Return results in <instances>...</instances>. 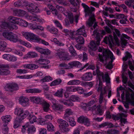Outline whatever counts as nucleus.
Masks as SVG:
<instances>
[{
    "label": "nucleus",
    "instance_id": "obj_1",
    "mask_svg": "<svg viewBox=\"0 0 134 134\" xmlns=\"http://www.w3.org/2000/svg\"><path fill=\"white\" fill-rule=\"evenodd\" d=\"M98 56V61H100L104 63L105 60V63H107V61L109 59V57L111 60L109 62L108 64L107 65V68L111 69L113 68L112 63L113 60L115 59V58L114 57L113 54L111 51L107 49H104L103 51V55L102 56L99 54Z\"/></svg>",
    "mask_w": 134,
    "mask_h": 134
},
{
    "label": "nucleus",
    "instance_id": "obj_2",
    "mask_svg": "<svg viewBox=\"0 0 134 134\" xmlns=\"http://www.w3.org/2000/svg\"><path fill=\"white\" fill-rule=\"evenodd\" d=\"M35 49L41 54L40 58L37 61V62L41 64L46 65L50 63L49 60L45 59L47 58V55L50 54L51 51L48 49H43L39 47H36Z\"/></svg>",
    "mask_w": 134,
    "mask_h": 134
},
{
    "label": "nucleus",
    "instance_id": "obj_3",
    "mask_svg": "<svg viewBox=\"0 0 134 134\" xmlns=\"http://www.w3.org/2000/svg\"><path fill=\"white\" fill-rule=\"evenodd\" d=\"M97 69L96 70L93 71V75H96L99 80V87L98 89L99 90H101L102 89V83L101 81V77L102 79L104 80L105 79V81L107 83L110 82V78L108 73L105 74L104 76V74L101 72L99 70V67L97 65L96 66Z\"/></svg>",
    "mask_w": 134,
    "mask_h": 134
},
{
    "label": "nucleus",
    "instance_id": "obj_4",
    "mask_svg": "<svg viewBox=\"0 0 134 134\" xmlns=\"http://www.w3.org/2000/svg\"><path fill=\"white\" fill-rule=\"evenodd\" d=\"M23 35L24 37L29 41L42 43L46 46L48 45V43L47 42L42 40L38 36L33 33L29 32H24Z\"/></svg>",
    "mask_w": 134,
    "mask_h": 134
},
{
    "label": "nucleus",
    "instance_id": "obj_5",
    "mask_svg": "<svg viewBox=\"0 0 134 134\" xmlns=\"http://www.w3.org/2000/svg\"><path fill=\"white\" fill-rule=\"evenodd\" d=\"M101 33H97L96 36V43L93 41H92L90 42V44L88 45V47L92 50L95 51L97 49L96 44L98 45H99L101 38L103 37V35L106 34V32L104 30H102L101 31Z\"/></svg>",
    "mask_w": 134,
    "mask_h": 134
},
{
    "label": "nucleus",
    "instance_id": "obj_6",
    "mask_svg": "<svg viewBox=\"0 0 134 134\" xmlns=\"http://www.w3.org/2000/svg\"><path fill=\"white\" fill-rule=\"evenodd\" d=\"M4 37L13 42L19 41V37L18 35L11 32H4L3 33Z\"/></svg>",
    "mask_w": 134,
    "mask_h": 134
},
{
    "label": "nucleus",
    "instance_id": "obj_7",
    "mask_svg": "<svg viewBox=\"0 0 134 134\" xmlns=\"http://www.w3.org/2000/svg\"><path fill=\"white\" fill-rule=\"evenodd\" d=\"M23 109H16L15 113H16L17 116L15 120L13 127L15 128H18L20 124L23 119L24 117L22 114Z\"/></svg>",
    "mask_w": 134,
    "mask_h": 134
},
{
    "label": "nucleus",
    "instance_id": "obj_8",
    "mask_svg": "<svg viewBox=\"0 0 134 134\" xmlns=\"http://www.w3.org/2000/svg\"><path fill=\"white\" fill-rule=\"evenodd\" d=\"M17 26L15 25H11L6 22H2L0 24V32L2 30L12 31L13 29H16Z\"/></svg>",
    "mask_w": 134,
    "mask_h": 134
},
{
    "label": "nucleus",
    "instance_id": "obj_9",
    "mask_svg": "<svg viewBox=\"0 0 134 134\" xmlns=\"http://www.w3.org/2000/svg\"><path fill=\"white\" fill-rule=\"evenodd\" d=\"M22 114L23 115L24 119L27 117V119L29 120L30 124L33 123L36 121L37 118L35 115H33L31 114H29L27 111H24L23 110Z\"/></svg>",
    "mask_w": 134,
    "mask_h": 134
},
{
    "label": "nucleus",
    "instance_id": "obj_10",
    "mask_svg": "<svg viewBox=\"0 0 134 134\" xmlns=\"http://www.w3.org/2000/svg\"><path fill=\"white\" fill-rule=\"evenodd\" d=\"M57 54L62 60H68L70 59L68 54L65 52L64 50L60 49H58Z\"/></svg>",
    "mask_w": 134,
    "mask_h": 134
},
{
    "label": "nucleus",
    "instance_id": "obj_11",
    "mask_svg": "<svg viewBox=\"0 0 134 134\" xmlns=\"http://www.w3.org/2000/svg\"><path fill=\"white\" fill-rule=\"evenodd\" d=\"M58 121L60 124L59 127L60 128L63 132L68 131L69 130V129L67 128L69 125L66 121L60 119H58Z\"/></svg>",
    "mask_w": 134,
    "mask_h": 134
},
{
    "label": "nucleus",
    "instance_id": "obj_12",
    "mask_svg": "<svg viewBox=\"0 0 134 134\" xmlns=\"http://www.w3.org/2000/svg\"><path fill=\"white\" fill-rule=\"evenodd\" d=\"M5 89L6 91L12 92L18 90V87L15 83L8 84L5 86Z\"/></svg>",
    "mask_w": 134,
    "mask_h": 134
},
{
    "label": "nucleus",
    "instance_id": "obj_13",
    "mask_svg": "<svg viewBox=\"0 0 134 134\" xmlns=\"http://www.w3.org/2000/svg\"><path fill=\"white\" fill-rule=\"evenodd\" d=\"M77 121L79 122L83 123L87 126H89L90 124L88 119L83 116H81L79 117Z\"/></svg>",
    "mask_w": 134,
    "mask_h": 134
},
{
    "label": "nucleus",
    "instance_id": "obj_14",
    "mask_svg": "<svg viewBox=\"0 0 134 134\" xmlns=\"http://www.w3.org/2000/svg\"><path fill=\"white\" fill-rule=\"evenodd\" d=\"M27 9L29 12L31 13H36L39 11V9L38 7L32 3L29 4L28 6L27 5Z\"/></svg>",
    "mask_w": 134,
    "mask_h": 134
},
{
    "label": "nucleus",
    "instance_id": "obj_15",
    "mask_svg": "<svg viewBox=\"0 0 134 134\" xmlns=\"http://www.w3.org/2000/svg\"><path fill=\"white\" fill-rule=\"evenodd\" d=\"M103 41L106 44H108L110 46H112V44L114 43L113 36L111 35L105 36L104 38Z\"/></svg>",
    "mask_w": 134,
    "mask_h": 134
},
{
    "label": "nucleus",
    "instance_id": "obj_16",
    "mask_svg": "<svg viewBox=\"0 0 134 134\" xmlns=\"http://www.w3.org/2000/svg\"><path fill=\"white\" fill-rule=\"evenodd\" d=\"M24 127H25L26 129H27V132L29 134H31L33 133L36 130V128L33 125L31 126L30 123H27L26 124L23 126Z\"/></svg>",
    "mask_w": 134,
    "mask_h": 134
},
{
    "label": "nucleus",
    "instance_id": "obj_17",
    "mask_svg": "<svg viewBox=\"0 0 134 134\" xmlns=\"http://www.w3.org/2000/svg\"><path fill=\"white\" fill-rule=\"evenodd\" d=\"M92 75L91 72H87L85 73L81 77L83 80L86 81L91 80L92 79Z\"/></svg>",
    "mask_w": 134,
    "mask_h": 134
},
{
    "label": "nucleus",
    "instance_id": "obj_18",
    "mask_svg": "<svg viewBox=\"0 0 134 134\" xmlns=\"http://www.w3.org/2000/svg\"><path fill=\"white\" fill-rule=\"evenodd\" d=\"M30 100L33 103L40 104L44 100L42 98L36 96L30 97Z\"/></svg>",
    "mask_w": 134,
    "mask_h": 134
},
{
    "label": "nucleus",
    "instance_id": "obj_19",
    "mask_svg": "<svg viewBox=\"0 0 134 134\" xmlns=\"http://www.w3.org/2000/svg\"><path fill=\"white\" fill-rule=\"evenodd\" d=\"M19 102L23 106L25 107L28 104L29 99L24 97H21L19 99Z\"/></svg>",
    "mask_w": 134,
    "mask_h": 134
},
{
    "label": "nucleus",
    "instance_id": "obj_20",
    "mask_svg": "<svg viewBox=\"0 0 134 134\" xmlns=\"http://www.w3.org/2000/svg\"><path fill=\"white\" fill-rule=\"evenodd\" d=\"M41 104L42 105L43 109L45 112H48L50 110V105L49 103L43 100Z\"/></svg>",
    "mask_w": 134,
    "mask_h": 134
},
{
    "label": "nucleus",
    "instance_id": "obj_21",
    "mask_svg": "<svg viewBox=\"0 0 134 134\" xmlns=\"http://www.w3.org/2000/svg\"><path fill=\"white\" fill-rule=\"evenodd\" d=\"M115 32H113V35L114 36V39L115 40L116 43H118L119 42V40L117 36V35L119 37L120 35V31L117 29H114Z\"/></svg>",
    "mask_w": 134,
    "mask_h": 134
},
{
    "label": "nucleus",
    "instance_id": "obj_22",
    "mask_svg": "<svg viewBox=\"0 0 134 134\" xmlns=\"http://www.w3.org/2000/svg\"><path fill=\"white\" fill-rule=\"evenodd\" d=\"M77 32L76 33V35H82L84 37H86L87 36L86 34L85 30V26H82V28H80L77 30Z\"/></svg>",
    "mask_w": 134,
    "mask_h": 134
},
{
    "label": "nucleus",
    "instance_id": "obj_23",
    "mask_svg": "<svg viewBox=\"0 0 134 134\" xmlns=\"http://www.w3.org/2000/svg\"><path fill=\"white\" fill-rule=\"evenodd\" d=\"M10 115H6L2 117L3 125H7L8 122L10 121Z\"/></svg>",
    "mask_w": 134,
    "mask_h": 134
},
{
    "label": "nucleus",
    "instance_id": "obj_24",
    "mask_svg": "<svg viewBox=\"0 0 134 134\" xmlns=\"http://www.w3.org/2000/svg\"><path fill=\"white\" fill-rule=\"evenodd\" d=\"M14 13L15 15L23 16L26 14L25 12L22 10H14Z\"/></svg>",
    "mask_w": 134,
    "mask_h": 134
},
{
    "label": "nucleus",
    "instance_id": "obj_25",
    "mask_svg": "<svg viewBox=\"0 0 134 134\" xmlns=\"http://www.w3.org/2000/svg\"><path fill=\"white\" fill-rule=\"evenodd\" d=\"M19 18L17 17L10 16L8 18V21L11 23L18 24L19 23Z\"/></svg>",
    "mask_w": 134,
    "mask_h": 134
},
{
    "label": "nucleus",
    "instance_id": "obj_26",
    "mask_svg": "<svg viewBox=\"0 0 134 134\" xmlns=\"http://www.w3.org/2000/svg\"><path fill=\"white\" fill-rule=\"evenodd\" d=\"M72 39H75L77 43L81 44H83L85 41L83 37L80 35L76 37H73Z\"/></svg>",
    "mask_w": 134,
    "mask_h": 134
},
{
    "label": "nucleus",
    "instance_id": "obj_27",
    "mask_svg": "<svg viewBox=\"0 0 134 134\" xmlns=\"http://www.w3.org/2000/svg\"><path fill=\"white\" fill-rule=\"evenodd\" d=\"M24 67L32 70H35L38 68V65L33 64H30L25 65Z\"/></svg>",
    "mask_w": 134,
    "mask_h": 134
},
{
    "label": "nucleus",
    "instance_id": "obj_28",
    "mask_svg": "<svg viewBox=\"0 0 134 134\" xmlns=\"http://www.w3.org/2000/svg\"><path fill=\"white\" fill-rule=\"evenodd\" d=\"M73 112L71 109H66L65 110V113L64 116V118L65 120L67 118H70L69 115L72 114Z\"/></svg>",
    "mask_w": 134,
    "mask_h": 134
},
{
    "label": "nucleus",
    "instance_id": "obj_29",
    "mask_svg": "<svg viewBox=\"0 0 134 134\" xmlns=\"http://www.w3.org/2000/svg\"><path fill=\"white\" fill-rule=\"evenodd\" d=\"M68 65L71 67L76 66L78 67L82 66L81 64L79 62L77 61L71 62L68 63Z\"/></svg>",
    "mask_w": 134,
    "mask_h": 134
},
{
    "label": "nucleus",
    "instance_id": "obj_30",
    "mask_svg": "<svg viewBox=\"0 0 134 134\" xmlns=\"http://www.w3.org/2000/svg\"><path fill=\"white\" fill-rule=\"evenodd\" d=\"M53 109L56 110H61L63 108V106L59 104H55L53 105Z\"/></svg>",
    "mask_w": 134,
    "mask_h": 134
},
{
    "label": "nucleus",
    "instance_id": "obj_31",
    "mask_svg": "<svg viewBox=\"0 0 134 134\" xmlns=\"http://www.w3.org/2000/svg\"><path fill=\"white\" fill-rule=\"evenodd\" d=\"M26 92L27 93H40L42 91L41 90H39L38 89L35 88L31 89L28 90H26Z\"/></svg>",
    "mask_w": 134,
    "mask_h": 134
},
{
    "label": "nucleus",
    "instance_id": "obj_32",
    "mask_svg": "<svg viewBox=\"0 0 134 134\" xmlns=\"http://www.w3.org/2000/svg\"><path fill=\"white\" fill-rule=\"evenodd\" d=\"M66 120L69 122L70 125L72 126H74L75 125L76 123L74 119L72 118H67L66 119Z\"/></svg>",
    "mask_w": 134,
    "mask_h": 134
},
{
    "label": "nucleus",
    "instance_id": "obj_33",
    "mask_svg": "<svg viewBox=\"0 0 134 134\" xmlns=\"http://www.w3.org/2000/svg\"><path fill=\"white\" fill-rule=\"evenodd\" d=\"M0 75H7L10 74V71L7 69H3L2 68L0 69Z\"/></svg>",
    "mask_w": 134,
    "mask_h": 134
},
{
    "label": "nucleus",
    "instance_id": "obj_34",
    "mask_svg": "<svg viewBox=\"0 0 134 134\" xmlns=\"http://www.w3.org/2000/svg\"><path fill=\"white\" fill-rule=\"evenodd\" d=\"M47 28L49 32L53 34H56L58 32V29L55 28H50L49 26H48L47 27Z\"/></svg>",
    "mask_w": 134,
    "mask_h": 134
},
{
    "label": "nucleus",
    "instance_id": "obj_35",
    "mask_svg": "<svg viewBox=\"0 0 134 134\" xmlns=\"http://www.w3.org/2000/svg\"><path fill=\"white\" fill-rule=\"evenodd\" d=\"M63 89L62 88L58 90L54 94V95L59 97H62L63 96Z\"/></svg>",
    "mask_w": 134,
    "mask_h": 134
},
{
    "label": "nucleus",
    "instance_id": "obj_36",
    "mask_svg": "<svg viewBox=\"0 0 134 134\" xmlns=\"http://www.w3.org/2000/svg\"><path fill=\"white\" fill-rule=\"evenodd\" d=\"M62 80L60 79H57L52 81L51 84L50 86H53L60 84L62 82Z\"/></svg>",
    "mask_w": 134,
    "mask_h": 134
},
{
    "label": "nucleus",
    "instance_id": "obj_37",
    "mask_svg": "<svg viewBox=\"0 0 134 134\" xmlns=\"http://www.w3.org/2000/svg\"><path fill=\"white\" fill-rule=\"evenodd\" d=\"M80 83V81L77 80H74L70 81L68 83L69 85H77L79 84Z\"/></svg>",
    "mask_w": 134,
    "mask_h": 134
},
{
    "label": "nucleus",
    "instance_id": "obj_38",
    "mask_svg": "<svg viewBox=\"0 0 134 134\" xmlns=\"http://www.w3.org/2000/svg\"><path fill=\"white\" fill-rule=\"evenodd\" d=\"M92 15L90 16L88 20L89 22L88 24L89 26H92L94 23L96 19L94 18Z\"/></svg>",
    "mask_w": 134,
    "mask_h": 134
},
{
    "label": "nucleus",
    "instance_id": "obj_39",
    "mask_svg": "<svg viewBox=\"0 0 134 134\" xmlns=\"http://www.w3.org/2000/svg\"><path fill=\"white\" fill-rule=\"evenodd\" d=\"M81 5L85 9V12L86 13V14H89L90 12L89 7L83 3H82Z\"/></svg>",
    "mask_w": 134,
    "mask_h": 134
},
{
    "label": "nucleus",
    "instance_id": "obj_40",
    "mask_svg": "<svg viewBox=\"0 0 134 134\" xmlns=\"http://www.w3.org/2000/svg\"><path fill=\"white\" fill-rule=\"evenodd\" d=\"M7 43L4 41H1L0 42V50L3 51L6 47Z\"/></svg>",
    "mask_w": 134,
    "mask_h": 134
},
{
    "label": "nucleus",
    "instance_id": "obj_41",
    "mask_svg": "<svg viewBox=\"0 0 134 134\" xmlns=\"http://www.w3.org/2000/svg\"><path fill=\"white\" fill-rule=\"evenodd\" d=\"M19 23L18 24L20 25L26 27L27 25V23L22 19L19 18Z\"/></svg>",
    "mask_w": 134,
    "mask_h": 134
},
{
    "label": "nucleus",
    "instance_id": "obj_42",
    "mask_svg": "<svg viewBox=\"0 0 134 134\" xmlns=\"http://www.w3.org/2000/svg\"><path fill=\"white\" fill-rule=\"evenodd\" d=\"M68 18L70 23L71 24L73 23L74 18L73 14L72 13H69L68 14Z\"/></svg>",
    "mask_w": 134,
    "mask_h": 134
},
{
    "label": "nucleus",
    "instance_id": "obj_43",
    "mask_svg": "<svg viewBox=\"0 0 134 134\" xmlns=\"http://www.w3.org/2000/svg\"><path fill=\"white\" fill-rule=\"evenodd\" d=\"M69 50L70 52L72 55L74 56L77 55V54L76 51L75 50L73 47L71 45L69 48Z\"/></svg>",
    "mask_w": 134,
    "mask_h": 134
},
{
    "label": "nucleus",
    "instance_id": "obj_44",
    "mask_svg": "<svg viewBox=\"0 0 134 134\" xmlns=\"http://www.w3.org/2000/svg\"><path fill=\"white\" fill-rule=\"evenodd\" d=\"M119 131L114 129H111L107 131L108 134H118L119 133Z\"/></svg>",
    "mask_w": 134,
    "mask_h": 134
},
{
    "label": "nucleus",
    "instance_id": "obj_45",
    "mask_svg": "<svg viewBox=\"0 0 134 134\" xmlns=\"http://www.w3.org/2000/svg\"><path fill=\"white\" fill-rule=\"evenodd\" d=\"M47 130L49 131H52L54 130V126L51 123L47 124Z\"/></svg>",
    "mask_w": 134,
    "mask_h": 134
},
{
    "label": "nucleus",
    "instance_id": "obj_46",
    "mask_svg": "<svg viewBox=\"0 0 134 134\" xmlns=\"http://www.w3.org/2000/svg\"><path fill=\"white\" fill-rule=\"evenodd\" d=\"M27 55V57L30 58L35 57L37 55V53L34 52H29L28 53Z\"/></svg>",
    "mask_w": 134,
    "mask_h": 134
},
{
    "label": "nucleus",
    "instance_id": "obj_47",
    "mask_svg": "<svg viewBox=\"0 0 134 134\" xmlns=\"http://www.w3.org/2000/svg\"><path fill=\"white\" fill-rule=\"evenodd\" d=\"M52 79L50 76H46L44 78L40 80L41 81H42L43 82L49 81H51Z\"/></svg>",
    "mask_w": 134,
    "mask_h": 134
},
{
    "label": "nucleus",
    "instance_id": "obj_48",
    "mask_svg": "<svg viewBox=\"0 0 134 134\" xmlns=\"http://www.w3.org/2000/svg\"><path fill=\"white\" fill-rule=\"evenodd\" d=\"M132 57V55L129 52H126V55L123 58V60L124 61H126L128 58L129 59Z\"/></svg>",
    "mask_w": 134,
    "mask_h": 134
},
{
    "label": "nucleus",
    "instance_id": "obj_49",
    "mask_svg": "<svg viewBox=\"0 0 134 134\" xmlns=\"http://www.w3.org/2000/svg\"><path fill=\"white\" fill-rule=\"evenodd\" d=\"M97 114L99 115H102L103 113V111L100 106H97Z\"/></svg>",
    "mask_w": 134,
    "mask_h": 134
},
{
    "label": "nucleus",
    "instance_id": "obj_50",
    "mask_svg": "<svg viewBox=\"0 0 134 134\" xmlns=\"http://www.w3.org/2000/svg\"><path fill=\"white\" fill-rule=\"evenodd\" d=\"M24 0H20L14 3V5L15 7H19L21 5L22 2H23Z\"/></svg>",
    "mask_w": 134,
    "mask_h": 134
},
{
    "label": "nucleus",
    "instance_id": "obj_51",
    "mask_svg": "<svg viewBox=\"0 0 134 134\" xmlns=\"http://www.w3.org/2000/svg\"><path fill=\"white\" fill-rule=\"evenodd\" d=\"M3 127L2 128V132L4 134H7L8 131V128L7 125H3Z\"/></svg>",
    "mask_w": 134,
    "mask_h": 134
},
{
    "label": "nucleus",
    "instance_id": "obj_52",
    "mask_svg": "<svg viewBox=\"0 0 134 134\" xmlns=\"http://www.w3.org/2000/svg\"><path fill=\"white\" fill-rule=\"evenodd\" d=\"M128 64L129 66V68L130 69L133 71L134 70V63H133V65L132 63L130 60H129L128 61Z\"/></svg>",
    "mask_w": 134,
    "mask_h": 134
},
{
    "label": "nucleus",
    "instance_id": "obj_53",
    "mask_svg": "<svg viewBox=\"0 0 134 134\" xmlns=\"http://www.w3.org/2000/svg\"><path fill=\"white\" fill-rule=\"evenodd\" d=\"M79 99V97L75 96L72 95L70 99V100H71L72 101L75 102L78 100Z\"/></svg>",
    "mask_w": 134,
    "mask_h": 134
},
{
    "label": "nucleus",
    "instance_id": "obj_54",
    "mask_svg": "<svg viewBox=\"0 0 134 134\" xmlns=\"http://www.w3.org/2000/svg\"><path fill=\"white\" fill-rule=\"evenodd\" d=\"M11 55L9 54H5L3 55V58L8 61L10 60Z\"/></svg>",
    "mask_w": 134,
    "mask_h": 134
},
{
    "label": "nucleus",
    "instance_id": "obj_55",
    "mask_svg": "<svg viewBox=\"0 0 134 134\" xmlns=\"http://www.w3.org/2000/svg\"><path fill=\"white\" fill-rule=\"evenodd\" d=\"M86 91L85 90H84L83 88L80 87H79V89H78V92L79 94H83Z\"/></svg>",
    "mask_w": 134,
    "mask_h": 134
},
{
    "label": "nucleus",
    "instance_id": "obj_56",
    "mask_svg": "<svg viewBox=\"0 0 134 134\" xmlns=\"http://www.w3.org/2000/svg\"><path fill=\"white\" fill-rule=\"evenodd\" d=\"M57 1L59 4L63 5L64 6H66L67 5V3L65 2L64 0H56Z\"/></svg>",
    "mask_w": 134,
    "mask_h": 134
},
{
    "label": "nucleus",
    "instance_id": "obj_57",
    "mask_svg": "<svg viewBox=\"0 0 134 134\" xmlns=\"http://www.w3.org/2000/svg\"><path fill=\"white\" fill-rule=\"evenodd\" d=\"M30 28L32 30H34L35 29H37V25L33 24H30L29 25Z\"/></svg>",
    "mask_w": 134,
    "mask_h": 134
},
{
    "label": "nucleus",
    "instance_id": "obj_58",
    "mask_svg": "<svg viewBox=\"0 0 134 134\" xmlns=\"http://www.w3.org/2000/svg\"><path fill=\"white\" fill-rule=\"evenodd\" d=\"M95 10V9L94 8L92 7H91V9L90 8V13H89V14H86V15H90V16L92 15L93 17H94V14H93L92 12L94 11Z\"/></svg>",
    "mask_w": 134,
    "mask_h": 134
},
{
    "label": "nucleus",
    "instance_id": "obj_59",
    "mask_svg": "<svg viewBox=\"0 0 134 134\" xmlns=\"http://www.w3.org/2000/svg\"><path fill=\"white\" fill-rule=\"evenodd\" d=\"M122 81L123 83H124L126 84L128 80L126 76H124L123 74H122Z\"/></svg>",
    "mask_w": 134,
    "mask_h": 134
},
{
    "label": "nucleus",
    "instance_id": "obj_60",
    "mask_svg": "<svg viewBox=\"0 0 134 134\" xmlns=\"http://www.w3.org/2000/svg\"><path fill=\"white\" fill-rule=\"evenodd\" d=\"M27 72V70L25 69H17L16 70V72L20 74L25 73Z\"/></svg>",
    "mask_w": 134,
    "mask_h": 134
},
{
    "label": "nucleus",
    "instance_id": "obj_61",
    "mask_svg": "<svg viewBox=\"0 0 134 134\" xmlns=\"http://www.w3.org/2000/svg\"><path fill=\"white\" fill-rule=\"evenodd\" d=\"M121 44L122 46H126V44L128 43L127 40L123 38H121Z\"/></svg>",
    "mask_w": 134,
    "mask_h": 134
},
{
    "label": "nucleus",
    "instance_id": "obj_62",
    "mask_svg": "<svg viewBox=\"0 0 134 134\" xmlns=\"http://www.w3.org/2000/svg\"><path fill=\"white\" fill-rule=\"evenodd\" d=\"M71 100H70V99L69 100H66V105L69 106H72L74 104L72 102Z\"/></svg>",
    "mask_w": 134,
    "mask_h": 134
},
{
    "label": "nucleus",
    "instance_id": "obj_63",
    "mask_svg": "<svg viewBox=\"0 0 134 134\" xmlns=\"http://www.w3.org/2000/svg\"><path fill=\"white\" fill-rule=\"evenodd\" d=\"M54 23L55 24L57 27H58L61 29H62V25L57 20H55L54 22Z\"/></svg>",
    "mask_w": 134,
    "mask_h": 134
},
{
    "label": "nucleus",
    "instance_id": "obj_64",
    "mask_svg": "<svg viewBox=\"0 0 134 134\" xmlns=\"http://www.w3.org/2000/svg\"><path fill=\"white\" fill-rule=\"evenodd\" d=\"M116 18L118 19H123L125 18V15L123 14H119L116 16Z\"/></svg>",
    "mask_w": 134,
    "mask_h": 134
}]
</instances>
